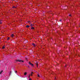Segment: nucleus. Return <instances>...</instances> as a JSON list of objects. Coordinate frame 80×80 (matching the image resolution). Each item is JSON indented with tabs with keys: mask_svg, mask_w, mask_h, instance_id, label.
Listing matches in <instances>:
<instances>
[{
	"mask_svg": "<svg viewBox=\"0 0 80 80\" xmlns=\"http://www.w3.org/2000/svg\"><path fill=\"white\" fill-rule=\"evenodd\" d=\"M9 39H10V38L8 37L7 40H9Z\"/></svg>",
	"mask_w": 80,
	"mask_h": 80,
	"instance_id": "8",
	"label": "nucleus"
},
{
	"mask_svg": "<svg viewBox=\"0 0 80 80\" xmlns=\"http://www.w3.org/2000/svg\"><path fill=\"white\" fill-rule=\"evenodd\" d=\"M27 72H25L24 73V75H27Z\"/></svg>",
	"mask_w": 80,
	"mask_h": 80,
	"instance_id": "10",
	"label": "nucleus"
},
{
	"mask_svg": "<svg viewBox=\"0 0 80 80\" xmlns=\"http://www.w3.org/2000/svg\"><path fill=\"white\" fill-rule=\"evenodd\" d=\"M32 73H33V72H31V74H32Z\"/></svg>",
	"mask_w": 80,
	"mask_h": 80,
	"instance_id": "23",
	"label": "nucleus"
},
{
	"mask_svg": "<svg viewBox=\"0 0 80 80\" xmlns=\"http://www.w3.org/2000/svg\"><path fill=\"white\" fill-rule=\"evenodd\" d=\"M32 45H33V47H36V46H37L36 44H34V43H33L32 44Z\"/></svg>",
	"mask_w": 80,
	"mask_h": 80,
	"instance_id": "3",
	"label": "nucleus"
},
{
	"mask_svg": "<svg viewBox=\"0 0 80 80\" xmlns=\"http://www.w3.org/2000/svg\"><path fill=\"white\" fill-rule=\"evenodd\" d=\"M31 26H32V24H31Z\"/></svg>",
	"mask_w": 80,
	"mask_h": 80,
	"instance_id": "26",
	"label": "nucleus"
},
{
	"mask_svg": "<svg viewBox=\"0 0 80 80\" xmlns=\"http://www.w3.org/2000/svg\"><path fill=\"white\" fill-rule=\"evenodd\" d=\"M69 17H71V15L70 14H69Z\"/></svg>",
	"mask_w": 80,
	"mask_h": 80,
	"instance_id": "18",
	"label": "nucleus"
},
{
	"mask_svg": "<svg viewBox=\"0 0 80 80\" xmlns=\"http://www.w3.org/2000/svg\"><path fill=\"white\" fill-rule=\"evenodd\" d=\"M28 68H30V66H28Z\"/></svg>",
	"mask_w": 80,
	"mask_h": 80,
	"instance_id": "22",
	"label": "nucleus"
},
{
	"mask_svg": "<svg viewBox=\"0 0 80 80\" xmlns=\"http://www.w3.org/2000/svg\"><path fill=\"white\" fill-rule=\"evenodd\" d=\"M2 72H3V71H1L0 72V74H2Z\"/></svg>",
	"mask_w": 80,
	"mask_h": 80,
	"instance_id": "6",
	"label": "nucleus"
},
{
	"mask_svg": "<svg viewBox=\"0 0 80 80\" xmlns=\"http://www.w3.org/2000/svg\"><path fill=\"white\" fill-rule=\"evenodd\" d=\"M29 65H31V66H32V67H33L34 66L33 64L32 63H31V62H29Z\"/></svg>",
	"mask_w": 80,
	"mask_h": 80,
	"instance_id": "2",
	"label": "nucleus"
},
{
	"mask_svg": "<svg viewBox=\"0 0 80 80\" xmlns=\"http://www.w3.org/2000/svg\"><path fill=\"white\" fill-rule=\"evenodd\" d=\"M30 75H29V76H28V78H30Z\"/></svg>",
	"mask_w": 80,
	"mask_h": 80,
	"instance_id": "15",
	"label": "nucleus"
},
{
	"mask_svg": "<svg viewBox=\"0 0 80 80\" xmlns=\"http://www.w3.org/2000/svg\"><path fill=\"white\" fill-rule=\"evenodd\" d=\"M28 41L27 40H25L24 41V43H28Z\"/></svg>",
	"mask_w": 80,
	"mask_h": 80,
	"instance_id": "1",
	"label": "nucleus"
},
{
	"mask_svg": "<svg viewBox=\"0 0 80 80\" xmlns=\"http://www.w3.org/2000/svg\"><path fill=\"white\" fill-rule=\"evenodd\" d=\"M29 80H32V79H31V78H29Z\"/></svg>",
	"mask_w": 80,
	"mask_h": 80,
	"instance_id": "21",
	"label": "nucleus"
},
{
	"mask_svg": "<svg viewBox=\"0 0 80 80\" xmlns=\"http://www.w3.org/2000/svg\"><path fill=\"white\" fill-rule=\"evenodd\" d=\"M32 75H32V74H31V76H32Z\"/></svg>",
	"mask_w": 80,
	"mask_h": 80,
	"instance_id": "19",
	"label": "nucleus"
},
{
	"mask_svg": "<svg viewBox=\"0 0 80 80\" xmlns=\"http://www.w3.org/2000/svg\"><path fill=\"white\" fill-rule=\"evenodd\" d=\"M20 62H22V63H23V61H22V60H20Z\"/></svg>",
	"mask_w": 80,
	"mask_h": 80,
	"instance_id": "13",
	"label": "nucleus"
},
{
	"mask_svg": "<svg viewBox=\"0 0 80 80\" xmlns=\"http://www.w3.org/2000/svg\"><path fill=\"white\" fill-rule=\"evenodd\" d=\"M31 29H34V28L33 27H31Z\"/></svg>",
	"mask_w": 80,
	"mask_h": 80,
	"instance_id": "14",
	"label": "nucleus"
},
{
	"mask_svg": "<svg viewBox=\"0 0 80 80\" xmlns=\"http://www.w3.org/2000/svg\"><path fill=\"white\" fill-rule=\"evenodd\" d=\"M11 73H12V72L10 71V75L11 74Z\"/></svg>",
	"mask_w": 80,
	"mask_h": 80,
	"instance_id": "17",
	"label": "nucleus"
},
{
	"mask_svg": "<svg viewBox=\"0 0 80 80\" xmlns=\"http://www.w3.org/2000/svg\"><path fill=\"white\" fill-rule=\"evenodd\" d=\"M16 62H18H18H20V60H16Z\"/></svg>",
	"mask_w": 80,
	"mask_h": 80,
	"instance_id": "9",
	"label": "nucleus"
},
{
	"mask_svg": "<svg viewBox=\"0 0 80 80\" xmlns=\"http://www.w3.org/2000/svg\"><path fill=\"white\" fill-rule=\"evenodd\" d=\"M26 27H27V28H29V27H30V26L27 25L26 26Z\"/></svg>",
	"mask_w": 80,
	"mask_h": 80,
	"instance_id": "4",
	"label": "nucleus"
},
{
	"mask_svg": "<svg viewBox=\"0 0 80 80\" xmlns=\"http://www.w3.org/2000/svg\"><path fill=\"white\" fill-rule=\"evenodd\" d=\"M38 6H40V5H38Z\"/></svg>",
	"mask_w": 80,
	"mask_h": 80,
	"instance_id": "27",
	"label": "nucleus"
},
{
	"mask_svg": "<svg viewBox=\"0 0 80 80\" xmlns=\"http://www.w3.org/2000/svg\"><path fill=\"white\" fill-rule=\"evenodd\" d=\"M12 8H16L17 7L15 6H13V7H12Z\"/></svg>",
	"mask_w": 80,
	"mask_h": 80,
	"instance_id": "11",
	"label": "nucleus"
},
{
	"mask_svg": "<svg viewBox=\"0 0 80 80\" xmlns=\"http://www.w3.org/2000/svg\"><path fill=\"white\" fill-rule=\"evenodd\" d=\"M2 20H0V24H2Z\"/></svg>",
	"mask_w": 80,
	"mask_h": 80,
	"instance_id": "7",
	"label": "nucleus"
},
{
	"mask_svg": "<svg viewBox=\"0 0 80 80\" xmlns=\"http://www.w3.org/2000/svg\"><path fill=\"white\" fill-rule=\"evenodd\" d=\"M14 36V34H12L11 35V36L12 37H13V36Z\"/></svg>",
	"mask_w": 80,
	"mask_h": 80,
	"instance_id": "5",
	"label": "nucleus"
},
{
	"mask_svg": "<svg viewBox=\"0 0 80 80\" xmlns=\"http://www.w3.org/2000/svg\"><path fill=\"white\" fill-rule=\"evenodd\" d=\"M5 48V46H3L2 48V49H4Z\"/></svg>",
	"mask_w": 80,
	"mask_h": 80,
	"instance_id": "12",
	"label": "nucleus"
},
{
	"mask_svg": "<svg viewBox=\"0 0 80 80\" xmlns=\"http://www.w3.org/2000/svg\"><path fill=\"white\" fill-rule=\"evenodd\" d=\"M38 77H40V76H39V75H38Z\"/></svg>",
	"mask_w": 80,
	"mask_h": 80,
	"instance_id": "16",
	"label": "nucleus"
},
{
	"mask_svg": "<svg viewBox=\"0 0 80 80\" xmlns=\"http://www.w3.org/2000/svg\"><path fill=\"white\" fill-rule=\"evenodd\" d=\"M36 65H37V67H38V64H37Z\"/></svg>",
	"mask_w": 80,
	"mask_h": 80,
	"instance_id": "20",
	"label": "nucleus"
},
{
	"mask_svg": "<svg viewBox=\"0 0 80 80\" xmlns=\"http://www.w3.org/2000/svg\"><path fill=\"white\" fill-rule=\"evenodd\" d=\"M25 47V46H24V47Z\"/></svg>",
	"mask_w": 80,
	"mask_h": 80,
	"instance_id": "28",
	"label": "nucleus"
},
{
	"mask_svg": "<svg viewBox=\"0 0 80 80\" xmlns=\"http://www.w3.org/2000/svg\"><path fill=\"white\" fill-rule=\"evenodd\" d=\"M29 23H31L30 21H29Z\"/></svg>",
	"mask_w": 80,
	"mask_h": 80,
	"instance_id": "25",
	"label": "nucleus"
},
{
	"mask_svg": "<svg viewBox=\"0 0 80 80\" xmlns=\"http://www.w3.org/2000/svg\"><path fill=\"white\" fill-rule=\"evenodd\" d=\"M60 22H62V19H61V20H60Z\"/></svg>",
	"mask_w": 80,
	"mask_h": 80,
	"instance_id": "24",
	"label": "nucleus"
}]
</instances>
